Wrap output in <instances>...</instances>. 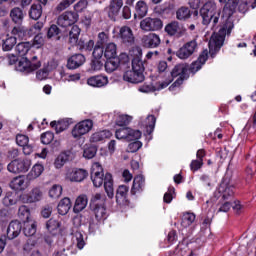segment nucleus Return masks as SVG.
<instances>
[{"label":"nucleus","mask_w":256,"mask_h":256,"mask_svg":"<svg viewBox=\"0 0 256 256\" xmlns=\"http://www.w3.org/2000/svg\"><path fill=\"white\" fill-rule=\"evenodd\" d=\"M141 147H143V143H141V141L131 142L127 147V152L128 153H137V151L140 150Z\"/></svg>","instance_id":"bf43d9fd"},{"label":"nucleus","mask_w":256,"mask_h":256,"mask_svg":"<svg viewBox=\"0 0 256 256\" xmlns=\"http://www.w3.org/2000/svg\"><path fill=\"white\" fill-rule=\"evenodd\" d=\"M132 53H136L135 58L132 60V70L136 71V73H143L145 71V66L143 65V60H141V56L143 55V51L140 47L136 46L132 49Z\"/></svg>","instance_id":"f8f14e48"},{"label":"nucleus","mask_w":256,"mask_h":256,"mask_svg":"<svg viewBox=\"0 0 256 256\" xmlns=\"http://www.w3.org/2000/svg\"><path fill=\"white\" fill-rule=\"evenodd\" d=\"M60 228H61V222L58 219L50 218L46 222L47 232L51 233L52 235H57Z\"/></svg>","instance_id":"2f4dec72"},{"label":"nucleus","mask_w":256,"mask_h":256,"mask_svg":"<svg viewBox=\"0 0 256 256\" xmlns=\"http://www.w3.org/2000/svg\"><path fill=\"white\" fill-rule=\"evenodd\" d=\"M77 0H62L60 1L57 6L54 8V15H59V13H63L66 9H69L73 3Z\"/></svg>","instance_id":"58836bf2"},{"label":"nucleus","mask_w":256,"mask_h":256,"mask_svg":"<svg viewBox=\"0 0 256 256\" xmlns=\"http://www.w3.org/2000/svg\"><path fill=\"white\" fill-rule=\"evenodd\" d=\"M138 139H141V131L128 128V141H137Z\"/></svg>","instance_id":"0e129e2a"},{"label":"nucleus","mask_w":256,"mask_h":256,"mask_svg":"<svg viewBox=\"0 0 256 256\" xmlns=\"http://www.w3.org/2000/svg\"><path fill=\"white\" fill-rule=\"evenodd\" d=\"M73 241L76 242V245L79 249H83V247H85V238H83V233L75 232Z\"/></svg>","instance_id":"4d7b16f0"},{"label":"nucleus","mask_w":256,"mask_h":256,"mask_svg":"<svg viewBox=\"0 0 256 256\" xmlns=\"http://www.w3.org/2000/svg\"><path fill=\"white\" fill-rule=\"evenodd\" d=\"M93 129V120L86 119L83 121L78 122L72 129V137L74 139H81L83 135H87L89 131Z\"/></svg>","instance_id":"39448f33"},{"label":"nucleus","mask_w":256,"mask_h":256,"mask_svg":"<svg viewBox=\"0 0 256 256\" xmlns=\"http://www.w3.org/2000/svg\"><path fill=\"white\" fill-rule=\"evenodd\" d=\"M176 17L179 19V21H185L191 17V10H189L187 7H181L177 10Z\"/></svg>","instance_id":"8fccbe9b"},{"label":"nucleus","mask_w":256,"mask_h":256,"mask_svg":"<svg viewBox=\"0 0 256 256\" xmlns=\"http://www.w3.org/2000/svg\"><path fill=\"white\" fill-rule=\"evenodd\" d=\"M140 29L145 32L163 29V21L159 18L147 17L140 22Z\"/></svg>","instance_id":"1a4fd4ad"},{"label":"nucleus","mask_w":256,"mask_h":256,"mask_svg":"<svg viewBox=\"0 0 256 256\" xmlns=\"http://www.w3.org/2000/svg\"><path fill=\"white\" fill-rule=\"evenodd\" d=\"M69 161V155L67 153H61L54 161V166L56 169H61L65 163Z\"/></svg>","instance_id":"3c124183"},{"label":"nucleus","mask_w":256,"mask_h":256,"mask_svg":"<svg viewBox=\"0 0 256 256\" xmlns=\"http://www.w3.org/2000/svg\"><path fill=\"white\" fill-rule=\"evenodd\" d=\"M43 199V190L41 187H34L28 194L27 203H37Z\"/></svg>","instance_id":"bb28decb"},{"label":"nucleus","mask_w":256,"mask_h":256,"mask_svg":"<svg viewBox=\"0 0 256 256\" xmlns=\"http://www.w3.org/2000/svg\"><path fill=\"white\" fill-rule=\"evenodd\" d=\"M200 15L203 19V25L213 24V27L219 23L221 17V9H217V5L214 2H207L200 9Z\"/></svg>","instance_id":"7ed1b4c3"},{"label":"nucleus","mask_w":256,"mask_h":256,"mask_svg":"<svg viewBox=\"0 0 256 256\" xmlns=\"http://www.w3.org/2000/svg\"><path fill=\"white\" fill-rule=\"evenodd\" d=\"M116 139H126L128 141L129 128H120L115 132Z\"/></svg>","instance_id":"338daca9"},{"label":"nucleus","mask_w":256,"mask_h":256,"mask_svg":"<svg viewBox=\"0 0 256 256\" xmlns=\"http://www.w3.org/2000/svg\"><path fill=\"white\" fill-rule=\"evenodd\" d=\"M89 203V198H87V195L82 194L76 198L73 211L74 213H81L86 207L87 204Z\"/></svg>","instance_id":"b1692460"},{"label":"nucleus","mask_w":256,"mask_h":256,"mask_svg":"<svg viewBox=\"0 0 256 256\" xmlns=\"http://www.w3.org/2000/svg\"><path fill=\"white\" fill-rule=\"evenodd\" d=\"M17 45V37L6 35L2 38L3 51H11Z\"/></svg>","instance_id":"7c9ffc66"},{"label":"nucleus","mask_w":256,"mask_h":256,"mask_svg":"<svg viewBox=\"0 0 256 256\" xmlns=\"http://www.w3.org/2000/svg\"><path fill=\"white\" fill-rule=\"evenodd\" d=\"M50 126L52 127V129H55L56 133H63V131H65V129H67L68 127L65 121H52L50 123Z\"/></svg>","instance_id":"603ef678"},{"label":"nucleus","mask_w":256,"mask_h":256,"mask_svg":"<svg viewBox=\"0 0 256 256\" xmlns=\"http://www.w3.org/2000/svg\"><path fill=\"white\" fill-rule=\"evenodd\" d=\"M145 189V177L143 175H138L134 177L131 194L137 195V193H143Z\"/></svg>","instance_id":"aec40b11"},{"label":"nucleus","mask_w":256,"mask_h":256,"mask_svg":"<svg viewBox=\"0 0 256 256\" xmlns=\"http://www.w3.org/2000/svg\"><path fill=\"white\" fill-rule=\"evenodd\" d=\"M104 57L106 59L117 58V45L115 43H108L104 49Z\"/></svg>","instance_id":"4c0bfd02"},{"label":"nucleus","mask_w":256,"mask_h":256,"mask_svg":"<svg viewBox=\"0 0 256 256\" xmlns=\"http://www.w3.org/2000/svg\"><path fill=\"white\" fill-rule=\"evenodd\" d=\"M92 55H93L94 59L99 60V59H101V57H103V55H105V49H103V46L96 44Z\"/></svg>","instance_id":"e2e57ef3"},{"label":"nucleus","mask_w":256,"mask_h":256,"mask_svg":"<svg viewBox=\"0 0 256 256\" xmlns=\"http://www.w3.org/2000/svg\"><path fill=\"white\" fill-rule=\"evenodd\" d=\"M9 185L14 191H25V189L28 187L27 177L23 175L14 177Z\"/></svg>","instance_id":"dca6fc26"},{"label":"nucleus","mask_w":256,"mask_h":256,"mask_svg":"<svg viewBox=\"0 0 256 256\" xmlns=\"http://www.w3.org/2000/svg\"><path fill=\"white\" fill-rule=\"evenodd\" d=\"M165 31L170 36L181 35V33H182L181 26L179 25V22H176V21L171 22L170 24L166 25Z\"/></svg>","instance_id":"ea45409f"},{"label":"nucleus","mask_w":256,"mask_h":256,"mask_svg":"<svg viewBox=\"0 0 256 256\" xmlns=\"http://www.w3.org/2000/svg\"><path fill=\"white\" fill-rule=\"evenodd\" d=\"M234 189L235 186L231 183H227V182H222L218 188L219 193H221L222 198L225 199H229V197H233L234 195Z\"/></svg>","instance_id":"412c9836"},{"label":"nucleus","mask_w":256,"mask_h":256,"mask_svg":"<svg viewBox=\"0 0 256 256\" xmlns=\"http://www.w3.org/2000/svg\"><path fill=\"white\" fill-rule=\"evenodd\" d=\"M197 40H191L189 42H186L182 47H180L177 51H176V57H178V59H189V57H191L193 55V53H195V51H197Z\"/></svg>","instance_id":"6e6552de"},{"label":"nucleus","mask_w":256,"mask_h":256,"mask_svg":"<svg viewBox=\"0 0 256 256\" xmlns=\"http://www.w3.org/2000/svg\"><path fill=\"white\" fill-rule=\"evenodd\" d=\"M155 123H156L155 116L149 115L147 116L145 121L142 123V125L147 129L148 133H152L153 129H155Z\"/></svg>","instance_id":"09e8293b"},{"label":"nucleus","mask_w":256,"mask_h":256,"mask_svg":"<svg viewBox=\"0 0 256 256\" xmlns=\"http://www.w3.org/2000/svg\"><path fill=\"white\" fill-rule=\"evenodd\" d=\"M207 59H209V51L204 50L199 55L198 59L191 64V73H197V71L203 67V64L207 62Z\"/></svg>","instance_id":"a211bd4d"},{"label":"nucleus","mask_w":256,"mask_h":256,"mask_svg":"<svg viewBox=\"0 0 256 256\" xmlns=\"http://www.w3.org/2000/svg\"><path fill=\"white\" fill-rule=\"evenodd\" d=\"M84 63L85 57L83 54H75L68 59L67 67L68 69H79Z\"/></svg>","instance_id":"4be33fe9"},{"label":"nucleus","mask_w":256,"mask_h":256,"mask_svg":"<svg viewBox=\"0 0 256 256\" xmlns=\"http://www.w3.org/2000/svg\"><path fill=\"white\" fill-rule=\"evenodd\" d=\"M78 16L76 13L71 11H66L62 13L57 18L58 27H62L63 29H67V27H71L77 23Z\"/></svg>","instance_id":"9d476101"},{"label":"nucleus","mask_w":256,"mask_h":256,"mask_svg":"<svg viewBox=\"0 0 256 256\" xmlns=\"http://www.w3.org/2000/svg\"><path fill=\"white\" fill-rule=\"evenodd\" d=\"M79 35H81V28H79L77 25H73L69 31L70 45H77V43H79Z\"/></svg>","instance_id":"f704fd0d"},{"label":"nucleus","mask_w":256,"mask_h":256,"mask_svg":"<svg viewBox=\"0 0 256 256\" xmlns=\"http://www.w3.org/2000/svg\"><path fill=\"white\" fill-rule=\"evenodd\" d=\"M53 139H55L53 132H45L41 135V143H43V145H49Z\"/></svg>","instance_id":"69168bd1"},{"label":"nucleus","mask_w":256,"mask_h":256,"mask_svg":"<svg viewBox=\"0 0 256 256\" xmlns=\"http://www.w3.org/2000/svg\"><path fill=\"white\" fill-rule=\"evenodd\" d=\"M142 41L144 47H148L149 49H156V47L161 45V38L155 33L143 36Z\"/></svg>","instance_id":"4468645a"},{"label":"nucleus","mask_w":256,"mask_h":256,"mask_svg":"<svg viewBox=\"0 0 256 256\" xmlns=\"http://www.w3.org/2000/svg\"><path fill=\"white\" fill-rule=\"evenodd\" d=\"M91 210L95 215V219L99 223H103V221H105V219L109 217V215L107 214V206H97V207L91 208Z\"/></svg>","instance_id":"c85d7f7f"},{"label":"nucleus","mask_w":256,"mask_h":256,"mask_svg":"<svg viewBox=\"0 0 256 256\" xmlns=\"http://www.w3.org/2000/svg\"><path fill=\"white\" fill-rule=\"evenodd\" d=\"M123 79L128 83H143L145 76L141 72L138 73L135 70H127L124 72Z\"/></svg>","instance_id":"2eb2a0df"},{"label":"nucleus","mask_w":256,"mask_h":256,"mask_svg":"<svg viewBox=\"0 0 256 256\" xmlns=\"http://www.w3.org/2000/svg\"><path fill=\"white\" fill-rule=\"evenodd\" d=\"M43 171H45V168L42 164H35L28 173L27 177L28 179H37V177H41Z\"/></svg>","instance_id":"37998d69"},{"label":"nucleus","mask_w":256,"mask_h":256,"mask_svg":"<svg viewBox=\"0 0 256 256\" xmlns=\"http://www.w3.org/2000/svg\"><path fill=\"white\" fill-rule=\"evenodd\" d=\"M29 17L34 21L41 19V15H43V7L40 4H33L29 10Z\"/></svg>","instance_id":"e433bc0d"},{"label":"nucleus","mask_w":256,"mask_h":256,"mask_svg":"<svg viewBox=\"0 0 256 256\" xmlns=\"http://www.w3.org/2000/svg\"><path fill=\"white\" fill-rule=\"evenodd\" d=\"M121 7H123V0H111L108 10L109 17L113 19L116 15H119Z\"/></svg>","instance_id":"cd10ccee"},{"label":"nucleus","mask_w":256,"mask_h":256,"mask_svg":"<svg viewBox=\"0 0 256 256\" xmlns=\"http://www.w3.org/2000/svg\"><path fill=\"white\" fill-rule=\"evenodd\" d=\"M119 58H107L105 63V71L106 73H113V71H117L119 68Z\"/></svg>","instance_id":"a19ab883"},{"label":"nucleus","mask_w":256,"mask_h":256,"mask_svg":"<svg viewBox=\"0 0 256 256\" xmlns=\"http://www.w3.org/2000/svg\"><path fill=\"white\" fill-rule=\"evenodd\" d=\"M18 215L20 217H24V219H26V221H29L31 220L30 217H31V212L29 210V207L23 205V206H20L19 210H18Z\"/></svg>","instance_id":"680f3d73"},{"label":"nucleus","mask_w":256,"mask_h":256,"mask_svg":"<svg viewBox=\"0 0 256 256\" xmlns=\"http://www.w3.org/2000/svg\"><path fill=\"white\" fill-rule=\"evenodd\" d=\"M31 168L30 159H15L10 162L7 169L10 173H27Z\"/></svg>","instance_id":"0eeeda50"},{"label":"nucleus","mask_w":256,"mask_h":256,"mask_svg":"<svg viewBox=\"0 0 256 256\" xmlns=\"http://www.w3.org/2000/svg\"><path fill=\"white\" fill-rule=\"evenodd\" d=\"M188 66L185 63L177 64L174 66L172 71L170 72V79H175V77H178V79L174 82V87H179V85H183V81H185V78L187 77V71Z\"/></svg>","instance_id":"423d86ee"},{"label":"nucleus","mask_w":256,"mask_h":256,"mask_svg":"<svg viewBox=\"0 0 256 256\" xmlns=\"http://www.w3.org/2000/svg\"><path fill=\"white\" fill-rule=\"evenodd\" d=\"M63 193V187L61 185H53L49 191V197L52 199H59V196Z\"/></svg>","instance_id":"864d4df0"},{"label":"nucleus","mask_w":256,"mask_h":256,"mask_svg":"<svg viewBox=\"0 0 256 256\" xmlns=\"http://www.w3.org/2000/svg\"><path fill=\"white\" fill-rule=\"evenodd\" d=\"M57 209L59 215H67V213H69V210L71 209V199L63 198L62 200H60Z\"/></svg>","instance_id":"c9c22d12"},{"label":"nucleus","mask_w":256,"mask_h":256,"mask_svg":"<svg viewBox=\"0 0 256 256\" xmlns=\"http://www.w3.org/2000/svg\"><path fill=\"white\" fill-rule=\"evenodd\" d=\"M19 201V194L17 192H7L2 199V203L5 207H11L13 205H17Z\"/></svg>","instance_id":"c756f323"},{"label":"nucleus","mask_w":256,"mask_h":256,"mask_svg":"<svg viewBox=\"0 0 256 256\" xmlns=\"http://www.w3.org/2000/svg\"><path fill=\"white\" fill-rule=\"evenodd\" d=\"M132 119H133V117H131L129 115L120 114V115H118V117L116 119V125H119V127L129 125V123H131Z\"/></svg>","instance_id":"5fc2aeb1"},{"label":"nucleus","mask_w":256,"mask_h":256,"mask_svg":"<svg viewBox=\"0 0 256 256\" xmlns=\"http://www.w3.org/2000/svg\"><path fill=\"white\" fill-rule=\"evenodd\" d=\"M111 135H112L111 131H109V130L98 131L91 135L90 141H91V143H98V141H103L105 139H109V137H111Z\"/></svg>","instance_id":"72a5a7b5"},{"label":"nucleus","mask_w":256,"mask_h":256,"mask_svg":"<svg viewBox=\"0 0 256 256\" xmlns=\"http://www.w3.org/2000/svg\"><path fill=\"white\" fill-rule=\"evenodd\" d=\"M31 45L32 47H36V49H41V47L45 45V38H43V34H36Z\"/></svg>","instance_id":"6e6d98bb"},{"label":"nucleus","mask_w":256,"mask_h":256,"mask_svg":"<svg viewBox=\"0 0 256 256\" xmlns=\"http://www.w3.org/2000/svg\"><path fill=\"white\" fill-rule=\"evenodd\" d=\"M32 44L31 42H22L17 44L15 50L18 53L19 57H25L29 50L31 49Z\"/></svg>","instance_id":"79ce46f5"},{"label":"nucleus","mask_w":256,"mask_h":256,"mask_svg":"<svg viewBox=\"0 0 256 256\" xmlns=\"http://www.w3.org/2000/svg\"><path fill=\"white\" fill-rule=\"evenodd\" d=\"M10 17L13 23L21 25L23 23V19H25V14H23V10L21 8L15 7L10 11Z\"/></svg>","instance_id":"473e14b6"},{"label":"nucleus","mask_w":256,"mask_h":256,"mask_svg":"<svg viewBox=\"0 0 256 256\" xmlns=\"http://www.w3.org/2000/svg\"><path fill=\"white\" fill-rule=\"evenodd\" d=\"M21 229H23L21 222L17 220L11 221L7 228L6 237L9 239V241H13V239H17V237L21 235Z\"/></svg>","instance_id":"ddd939ff"},{"label":"nucleus","mask_w":256,"mask_h":256,"mask_svg":"<svg viewBox=\"0 0 256 256\" xmlns=\"http://www.w3.org/2000/svg\"><path fill=\"white\" fill-rule=\"evenodd\" d=\"M194 222H195V214L189 213V212L183 214L182 221H181L182 227L187 228L190 225H193Z\"/></svg>","instance_id":"49530a36"},{"label":"nucleus","mask_w":256,"mask_h":256,"mask_svg":"<svg viewBox=\"0 0 256 256\" xmlns=\"http://www.w3.org/2000/svg\"><path fill=\"white\" fill-rule=\"evenodd\" d=\"M43 22H36L34 25H32L29 29V35H39L41 34V29H43Z\"/></svg>","instance_id":"13d9d810"},{"label":"nucleus","mask_w":256,"mask_h":256,"mask_svg":"<svg viewBox=\"0 0 256 256\" xmlns=\"http://www.w3.org/2000/svg\"><path fill=\"white\" fill-rule=\"evenodd\" d=\"M120 38L125 45H133L135 43V36H133V30L128 26L120 28Z\"/></svg>","instance_id":"f3484780"},{"label":"nucleus","mask_w":256,"mask_h":256,"mask_svg":"<svg viewBox=\"0 0 256 256\" xmlns=\"http://www.w3.org/2000/svg\"><path fill=\"white\" fill-rule=\"evenodd\" d=\"M238 5H250L252 9H255L256 0H228L223 9V13L226 15V23L217 33L212 34L208 44L211 57H215V54L223 47L225 37L231 35V31H233V22L229 20V17L233 15V11H235V8Z\"/></svg>","instance_id":"f257e3e1"},{"label":"nucleus","mask_w":256,"mask_h":256,"mask_svg":"<svg viewBox=\"0 0 256 256\" xmlns=\"http://www.w3.org/2000/svg\"><path fill=\"white\" fill-rule=\"evenodd\" d=\"M12 37H16V39H25L27 36V29L24 26H15L11 31Z\"/></svg>","instance_id":"a18cd8bd"},{"label":"nucleus","mask_w":256,"mask_h":256,"mask_svg":"<svg viewBox=\"0 0 256 256\" xmlns=\"http://www.w3.org/2000/svg\"><path fill=\"white\" fill-rule=\"evenodd\" d=\"M136 14L135 17H145V15H147V12L149 11V8L147 7V3H145V1L140 0L137 2L136 7Z\"/></svg>","instance_id":"c03bdc74"},{"label":"nucleus","mask_w":256,"mask_h":256,"mask_svg":"<svg viewBox=\"0 0 256 256\" xmlns=\"http://www.w3.org/2000/svg\"><path fill=\"white\" fill-rule=\"evenodd\" d=\"M109 83V78L107 76L103 75H96V76H91L90 78L87 79V85L90 87H105V85H108Z\"/></svg>","instance_id":"6ab92c4d"},{"label":"nucleus","mask_w":256,"mask_h":256,"mask_svg":"<svg viewBox=\"0 0 256 256\" xmlns=\"http://www.w3.org/2000/svg\"><path fill=\"white\" fill-rule=\"evenodd\" d=\"M97 155V147L93 145H85L84 147V152H83V157L85 159H93Z\"/></svg>","instance_id":"de8ad7c7"},{"label":"nucleus","mask_w":256,"mask_h":256,"mask_svg":"<svg viewBox=\"0 0 256 256\" xmlns=\"http://www.w3.org/2000/svg\"><path fill=\"white\" fill-rule=\"evenodd\" d=\"M105 203H107V196L103 193L93 194L90 199V207H106Z\"/></svg>","instance_id":"5701e85b"},{"label":"nucleus","mask_w":256,"mask_h":256,"mask_svg":"<svg viewBox=\"0 0 256 256\" xmlns=\"http://www.w3.org/2000/svg\"><path fill=\"white\" fill-rule=\"evenodd\" d=\"M60 30L59 27L55 24L51 25L47 32V38L53 39V37H57L59 35Z\"/></svg>","instance_id":"774afa93"},{"label":"nucleus","mask_w":256,"mask_h":256,"mask_svg":"<svg viewBox=\"0 0 256 256\" xmlns=\"http://www.w3.org/2000/svg\"><path fill=\"white\" fill-rule=\"evenodd\" d=\"M23 232L26 237H33L37 233V222L33 219L24 221Z\"/></svg>","instance_id":"a878e982"},{"label":"nucleus","mask_w":256,"mask_h":256,"mask_svg":"<svg viewBox=\"0 0 256 256\" xmlns=\"http://www.w3.org/2000/svg\"><path fill=\"white\" fill-rule=\"evenodd\" d=\"M129 193V188L126 185H121L118 187L116 192V202L118 205H125L127 203V194Z\"/></svg>","instance_id":"393cba45"},{"label":"nucleus","mask_w":256,"mask_h":256,"mask_svg":"<svg viewBox=\"0 0 256 256\" xmlns=\"http://www.w3.org/2000/svg\"><path fill=\"white\" fill-rule=\"evenodd\" d=\"M91 179L94 187H101V185H103L104 183V189L109 199H113V197H115V192L113 188V176L111 175V173H106L104 176L103 167L98 162L92 164Z\"/></svg>","instance_id":"f03ea898"},{"label":"nucleus","mask_w":256,"mask_h":256,"mask_svg":"<svg viewBox=\"0 0 256 256\" xmlns=\"http://www.w3.org/2000/svg\"><path fill=\"white\" fill-rule=\"evenodd\" d=\"M87 175H89L87 170L81 168H73L68 170L66 173V178H68L69 181L81 183V181L87 179Z\"/></svg>","instance_id":"9b49d317"},{"label":"nucleus","mask_w":256,"mask_h":256,"mask_svg":"<svg viewBox=\"0 0 256 256\" xmlns=\"http://www.w3.org/2000/svg\"><path fill=\"white\" fill-rule=\"evenodd\" d=\"M16 143L19 145V147H25V145L29 144V136L24 134H17Z\"/></svg>","instance_id":"052dcab7"},{"label":"nucleus","mask_w":256,"mask_h":256,"mask_svg":"<svg viewBox=\"0 0 256 256\" xmlns=\"http://www.w3.org/2000/svg\"><path fill=\"white\" fill-rule=\"evenodd\" d=\"M40 67L41 61H37V56H33L31 60L28 58L21 60L16 66V69L20 73H33V71H37Z\"/></svg>","instance_id":"20e7f679"}]
</instances>
